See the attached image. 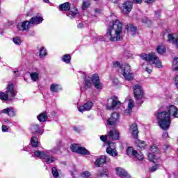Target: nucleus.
<instances>
[{
	"label": "nucleus",
	"instance_id": "ddd939ff",
	"mask_svg": "<svg viewBox=\"0 0 178 178\" xmlns=\"http://www.w3.org/2000/svg\"><path fill=\"white\" fill-rule=\"evenodd\" d=\"M131 9H133V1H125L122 3L121 7V10H122L123 13L125 15H127L129 12H131Z\"/></svg>",
	"mask_w": 178,
	"mask_h": 178
},
{
	"label": "nucleus",
	"instance_id": "f3484780",
	"mask_svg": "<svg viewBox=\"0 0 178 178\" xmlns=\"http://www.w3.org/2000/svg\"><path fill=\"white\" fill-rule=\"evenodd\" d=\"M92 106H94V103L92 102H87L84 105L78 107V111L79 112L91 111Z\"/></svg>",
	"mask_w": 178,
	"mask_h": 178
},
{
	"label": "nucleus",
	"instance_id": "37998d69",
	"mask_svg": "<svg viewBox=\"0 0 178 178\" xmlns=\"http://www.w3.org/2000/svg\"><path fill=\"white\" fill-rule=\"evenodd\" d=\"M159 168V165L158 164H155L154 166L151 167L149 170V172H156V170H158V169Z\"/></svg>",
	"mask_w": 178,
	"mask_h": 178
},
{
	"label": "nucleus",
	"instance_id": "0e129e2a",
	"mask_svg": "<svg viewBox=\"0 0 178 178\" xmlns=\"http://www.w3.org/2000/svg\"><path fill=\"white\" fill-rule=\"evenodd\" d=\"M111 1H112L113 2H114V3L116 2V0H111Z\"/></svg>",
	"mask_w": 178,
	"mask_h": 178
},
{
	"label": "nucleus",
	"instance_id": "473e14b6",
	"mask_svg": "<svg viewBox=\"0 0 178 178\" xmlns=\"http://www.w3.org/2000/svg\"><path fill=\"white\" fill-rule=\"evenodd\" d=\"M172 69L175 72H178V58H175L172 62Z\"/></svg>",
	"mask_w": 178,
	"mask_h": 178
},
{
	"label": "nucleus",
	"instance_id": "603ef678",
	"mask_svg": "<svg viewBox=\"0 0 178 178\" xmlns=\"http://www.w3.org/2000/svg\"><path fill=\"white\" fill-rule=\"evenodd\" d=\"M175 84L177 88H178V75H177V76H175Z\"/></svg>",
	"mask_w": 178,
	"mask_h": 178
},
{
	"label": "nucleus",
	"instance_id": "412c9836",
	"mask_svg": "<svg viewBox=\"0 0 178 178\" xmlns=\"http://www.w3.org/2000/svg\"><path fill=\"white\" fill-rule=\"evenodd\" d=\"M133 108H134V100L133 99H129L128 102V107L124 111V115H129L133 111Z\"/></svg>",
	"mask_w": 178,
	"mask_h": 178
},
{
	"label": "nucleus",
	"instance_id": "4be33fe9",
	"mask_svg": "<svg viewBox=\"0 0 178 178\" xmlns=\"http://www.w3.org/2000/svg\"><path fill=\"white\" fill-rule=\"evenodd\" d=\"M106 162V156H102L95 162V165L97 168H99L102 165H104Z\"/></svg>",
	"mask_w": 178,
	"mask_h": 178
},
{
	"label": "nucleus",
	"instance_id": "72a5a7b5",
	"mask_svg": "<svg viewBox=\"0 0 178 178\" xmlns=\"http://www.w3.org/2000/svg\"><path fill=\"white\" fill-rule=\"evenodd\" d=\"M157 52L160 55H163L166 52V49L165 48V46H159L157 47Z\"/></svg>",
	"mask_w": 178,
	"mask_h": 178
},
{
	"label": "nucleus",
	"instance_id": "1a4fd4ad",
	"mask_svg": "<svg viewBox=\"0 0 178 178\" xmlns=\"http://www.w3.org/2000/svg\"><path fill=\"white\" fill-rule=\"evenodd\" d=\"M134 95L137 101V104H143L141 99H143V97H144V92H143V89H141V86L136 84L134 86Z\"/></svg>",
	"mask_w": 178,
	"mask_h": 178
},
{
	"label": "nucleus",
	"instance_id": "b1692460",
	"mask_svg": "<svg viewBox=\"0 0 178 178\" xmlns=\"http://www.w3.org/2000/svg\"><path fill=\"white\" fill-rule=\"evenodd\" d=\"M43 19L41 17L35 16L32 17L29 20V24H40V23H42Z\"/></svg>",
	"mask_w": 178,
	"mask_h": 178
},
{
	"label": "nucleus",
	"instance_id": "f257e3e1",
	"mask_svg": "<svg viewBox=\"0 0 178 178\" xmlns=\"http://www.w3.org/2000/svg\"><path fill=\"white\" fill-rule=\"evenodd\" d=\"M178 118L177 107L173 105L169 106L167 111H160L157 113L156 119L158 124L162 130H168L172 124V118Z\"/></svg>",
	"mask_w": 178,
	"mask_h": 178
},
{
	"label": "nucleus",
	"instance_id": "a211bd4d",
	"mask_svg": "<svg viewBox=\"0 0 178 178\" xmlns=\"http://www.w3.org/2000/svg\"><path fill=\"white\" fill-rule=\"evenodd\" d=\"M119 122V113H114L111 115V117L108 120V124L109 126H114Z\"/></svg>",
	"mask_w": 178,
	"mask_h": 178
},
{
	"label": "nucleus",
	"instance_id": "13d9d810",
	"mask_svg": "<svg viewBox=\"0 0 178 178\" xmlns=\"http://www.w3.org/2000/svg\"><path fill=\"white\" fill-rule=\"evenodd\" d=\"M83 27H84V24H83V23H79L78 24V29H83Z\"/></svg>",
	"mask_w": 178,
	"mask_h": 178
},
{
	"label": "nucleus",
	"instance_id": "ea45409f",
	"mask_svg": "<svg viewBox=\"0 0 178 178\" xmlns=\"http://www.w3.org/2000/svg\"><path fill=\"white\" fill-rule=\"evenodd\" d=\"M134 158H136V159H138V161H143L144 159V154H143V153L140 152H137L134 156Z\"/></svg>",
	"mask_w": 178,
	"mask_h": 178
},
{
	"label": "nucleus",
	"instance_id": "79ce46f5",
	"mask_svg": "<svg viewBox=\"0 0 178 178\" xmlns=\"http://www.w3.org/2000/svg\"><path fill=\"white\" fill-rule=\"evenodd\" d=\"M60 149V147L59 145L55 147L54 149L51 150H46V151H50V154H58V152Z\"/></svg>",
	"mask_w": 178,
	"mask_h": 178
},
{
	"label": "nucleus",
	"instance_id": "7ed1b4c3",
	"mask_svg": "<svg viewBox=\"0 0 178 178\" xmlns=\"http://www.w3.org/2000/svg\"><path fill=\"white\" fill-rule=\"evenodd\" d=\"M140 58L145 60L142 65V67H143L145 72L149 73V74L152 73V65L150 63L154 65L155 67H157L158 69H161V67H162V61L154 53L142 54Z\"/></svg>",
	"mask_w": 178,
	"mask_h": 178
},
{
	"label": "nucleus",
	"instance_id": "9d476101",
	"mask_svg": "<svg viewBox=\"0 0 178 178\" xmlns=\"http://www.w3.org/2000/svg\"><path fill=\"white\" fill-rule=\"evenodd\" d=\"M122 105V103L118 99V97L113 96L108 100L107 109H118Z\"/></svg>",
	"mask_w": 178,
	"mask_h": 178
},
{
	"label": "nucleus",
	"instance_id": "4468645a",
	"mask_svg": "<svg viewBox=\"0 0 178 178\" xmlns=\"http://www.w3.org/2000/svg\"><path fill=\"white\" fill-rule=\"evenodd\" d=\"M129 133L131 134L132 137L137 140L138 138V127L137 124L134 123L129 127Z\"/></svg>",
	"mask_w": 178,
	"mask_h": 178
},
{
	"label": "nucleus",
	"instance_id": "423d86ee",
	"mask_svg": "<svg viewBox=\"0 0 178 178\" xmlns=\"http://www.w3.org/2000/svg\"><path fill=\"white\" fill-rule=\"evenodd\" d=\"M97 90H101L102 88V83L99 81V76L98 74H93L91 78L85 76V87L81 88V91H85L87 88H91L92 83Z\"/></svg>",
	"mask_w": 178,
	"mask_h": 178
},
{
	"label": "nucleus",
	"instance_id": "dca6fc26",
	"mask_svg": "<svg viewBox=\"0 0 178 178\" xmlns=\"http://www.w3.org/2000/svg\"><path fill=\"white\" fill-rule=\"evenodd\" d=\"M30 22L25 21L18 23L17 25V29H18L19 31H26V30H29V29H30Z\"/></svg>",
	"mask_w": 178,
	"mask_h": 178
},
{
	"label": "nucleus",
	"instance_id": "a878e982",
	"mask_svg": "<svg viewBox=\"0 0 178 178\" xmlns=\"http://www.w3.org/2000/svg\"><path fill=\"white\" fill-rule=\"evenodd\" d=\"M37 119L39 122H47V119H48V114L47 112H43L37 116Z\"/></svg>",
	"mask_w": 178,
	"mask_h": 178
},
{
	"label": "nucleus",
	"instance_id": "0eeeda50",
	"mask_svg": "<svg viewBox=\"0 0 178 178\" xmlns=\"http://www.w3.org/2000/svg\"><path fill=\"white\" fill-rule=\"evenodd\" d=\"M16 97V90L13 83H9L7 86L6 92H0V99L1 101H9Z\"/></svg>",
	"mask_w": 178,
	"mask_h": 178
},
{
	"label": "nucleus",
	"instance_id": "bf43d9fd",
	"mask_svg": "<svg viewBox=\"0 0 178 178\" xmlns=\"http://www.w3.org/2000/svg\"><path fill=\"white\" fill-rule=\"evenodd\" d=\"M134 3H141L143 0H134Z\"/></svg>",
	"mask_w": 178,
	"mask_h": 178
},
{
	"label": "nucleus",
	"instance_id": "5701e85b",
	"mask_svg": "<svg viewBox=\"0 0 178 178\" xmlns=\"http://www.w3.org/2000/svg\"><path fill=\"white\" fill-rule=\"evenodd\" d=\"M126 29L127 30L128 33H130L131 35H136L137 33V28L131 24H129L126 26Z\"/></svg>",
	"mask_w": 178,
	"mask_h": 178
},
{
	"label": "nucleus",
	"instance_id": "5fc2aeb1",
	"mask_svg": "<svg viewBox=\"0 0 178 178\" xmlns=\"http://www.w3.org/2000/svg\"><path fill=\"white\" fill-rule=\"evenodd\" d=\"M143 23H148L149 22V19H147V17H145L142 19Z\"/></svg>",
	"mask_w": 178,
	"mask_h": 178
},
{
	"label": "nucleus",
	"instance_id": "49530a36",
	"mask_svg": "<svg viewBox=\"0 0 178 178\" xmlns=\"http://www.w3.org/2000/svg\"><path fill=\"white\" fill-rule=\"evenodd\" d=\"M1 129H2L3 133H6V131L9 130V127L3 124L1 127Z\"/></svg>",
	"mask_w": 178,
	"mask_h": 178
},
{
	"label": "nucleus",
	"instance_id": "a18cd8bd",
	"mask_svg": "<svg viewBox=\"0 0 178 178\" xmlns=\"http://www.w3.org/2000/svg\"><path fill=\"white\" fill-rule=\"evenodd\" d=\"M98 176L102 177V176H108V170H103V171L100 173L97 174Z\"/></svg>",
	"mask_w": 178,
	"mask_h": 178
},
{
	"label": "nucleus",
	"instance_id": "bb28decb",
	"mask_svg": "<svg viewBox=\"0 0 178 178\" xmlns=\"http://www.w3.org/2000/svg\"><path fill=\"white\" fill-rule=\"evenodd\" d=\"M50 90L51 92H58V91H60V90H62V88H60V85L54 83L51 85Z\"/></svg>",
	"mask_w": 178,
	"mask_h": 178
},
{
	"label": "nucleus",
	"instance_id": "864d4df0",
	"mask_svg": "<svg viewBox=\"0 0 178 178\" xmlns=\"http://www.w3.org/2000/svg\"><path fill=\"white\" fill-rule=\"evenodd\" d=\"M3 122L6 124H10V120L8 119V118H5Z\"/></svg>",
	"mask_w": 178,
	"mask_h": 178
},
{
	"label": "nucleus",
	"instance_id": "09e8293b",
	"mask_svg": "<svg viewBox=\"0 0 178 178\" xmlns=\"http://www.w3.org/2000/svg\"><path fill=\"white\" fill-rule=\"evenodd\" d=\"M100 140L101 141H106V140H108V134H107V136H100Z\"/></svg>",
	"mask_w": 178,
	"mask_h": 178
},
{
	"label": "nucleus",
	"instance_id": "680f3d73",
	"mask_svg": "<svg viewBox=\"0 0 178 178\" xmlns=\"http://www.w3.org/2000/svg\"><path fill=\"white\" fill-rule=\"evenodd\" d=\"M46 3H48L49 2V0H43Z\"/></svg>",
	"mask_w": 178,
	"mask_h": 178
},
{
	"label": "nucleus",
	"instance_id": "7c9ffc66",
	"mask_svg": "<svg viewBox=\"0 0 178 178\" xmlns=\"http://www.w3.org/2000/svg\"><path fill=\"white\" fill-rule=\"evenodd\" d=\"M127 154L129 156H136V154H137V151L134 150L133 147H128L127 149Z\"/></svg>",
	"mask_w": 178,
	"mask_h": 178
},
{
	"label": "nucleus",
	"instance_id": "de8ad7c7",
	"mask_svg": "<svg viewBox=\"0 0 178 178\" xmlns=\"http://www.w3.org/2000/svg\"><path fill=\"white\" fill-rule=\"evenodd\" d=\"M94 13H95V17H97V15L101 14V9H99V8H95Z\"/></svg>",
	"mask_w": 178,
	"mask_h": 178
},
{
	"label": "nucleus",
	"instance_id": "2eb2a0df",
	"mask_svg": "<svg viewBox=\"0 0 178 178\" xmlns=\"http://www.w3.org/2000/svg\"><path fill=\"white\" fill-rule=\"evenodd\" d=\"M168 41L171 42L178 48V34L177 33H170L168 35Z\"/></svg>",
	"mask_w": 178,
	"mask_h": 178
},
{
	"label": "nucleus",
	"instance_id": "a19ab883",
	"mask_svg": "<svg viewBox=\"0 0 178 178\" xmlns=\"http://www.w3.org/2000/svg\"><path fill=\"white\" fill-rule=\"evenodd\" d=\"M145 142L143 140H138V147L140 148V149L145 148Z\"/></svg>",
	"mask_w": 178,
	"mask_h": 178
},
{
	"label": "nucleus",
	"instance_id": "cd10ccee",
	"mask_svg": "<svg viewBox=\"0 0 178 178\" xmlns=\"http://www.w3.org/2000/svg\"><path fill=\"white\" fill-rule=\"evenodd\" d=\"M91 6V0H84L82 3V9L83 10H86L87 8H90Z\"/></svg>",
	"mask_w": 178,
	"mask_h": 178
},
{
	"label": "nucleus",
	"instance_id": "69168bd1",
	"mask_svg": "<svg viewBox=\"0 0 178 178\" xmlns=\"http://www.w3.org/2000/svg\"><path fill=\"white\" fill-rule=\"evenodd\" d=\"M95 1H98V0H95Z\"/></svg>",
	"mask_w": 178,
	"mask_h": 178
},
{
	"label": "nucleus",
	"instance_id": "052dcab7",
	"mask_svg": "<svg viewBox=\"0 0 178 178\" xmlns=\"http://www.w3.org/2000/svg\"><path fill=\"white\" fill-rule=\"evenodd\" d=\"M170 148V145H164V149H169Z\"/></svg>",
	"mask_w": 178,
	"mask_h": 178
},
{
	"label": "nucleus",
	"instance_id": "6e6d98bb",
	"mask_svg": "<svg viewBox=\"0 0 178 178\" xmlns=\"http://www.w3.org/2000/svg\"><path fill=\"white\" fill-rule=\"evenodd\" d=\"M14 73H15V77H19V76H20V74L19 73V71L17 70V71H14ZM17 73V74H16Z\"/></svg>",
	"mask_w": 178,
	"mask_h": 178
},
{
	"label": "nucleus",
	"instance_id": "f704fd0d",
	"mask_svg": "<svg viewBox=\"0 0 178 178\" xmlns=\"http://www.w3.org/2000/svg\"><path fill=\"white\" fill-rule=\"evenodd\" d=\"M31 144L32 147H38V139L36 137H33L31 139Z\"/></svg>",
	"mask_w": 178,
	"mask_h": 178
},
{
	"label": "nucleus",
	"instance_id": "9b49d317",
	"mask_svg": "<svg viewBox=\"0 0 178 178\" xmlns=\"http://www.w3.org/2000/svg\"><path fill=\"white\" fill-rule=\"evenodd\" d=\"M149 150L152 153H149L147 155V158L150 162H153L154 163H156V161L159 159V157L156 156L155 154H159V149L156 147V146L153 145L150 147Z\"/></svg>",
	"mask_w": 178,
	"mask_h": 178
},
{
	"label": "nucleus",
	"instance_id": "6ab92c4d",
	"mask_svg": "<svg viewBox=\"0 0 178 178\" xmlns=\"http://www.w3.org/2000/svg\"><path fill=\"white\" fill-rule=\"evenodd\" d=\"M115 172H116V175H118V176H119L121 178H130V175H129V173H127L124 169L122 168H117L115 169Z\"/></svg>",
	"mask_w": 178,
	"mask_h": 178
},
{
	"label": "nucleus",
	"instance_id": "58836bf2",
	"mask_svg": "<svg viewBox=\"0 0 178 178\" xmlns=\"http://www.w3.org/2000/svg\"><path fill=\"white\" fill-rule=\"evenodd\" d=\"M13 42L15 45H22V39L19 37H15L13 38Z\"/></svg>",
	"mask_w": 178,
	"mask_h": 178
},
{
	"label": "nucleus",
	"instance_id": "338daca9",
	"mask_svg": "<svg viewBox=\"0 0 178 178\" xmlns=\"http://www.w3.org/2000/svg\"><path fill=\"white\" fill-rule=\"evenodd\" d=\"M0 2H1V0H0Z\"/></svg>",
	"mask_w": 178,
	"mask_h": 178
},
{
	"label": "nucleus",
	"instance_id": "e433bc0d",
	"mask_svg": "<svg viewBox=\"0 0 178 178\" xmlns=\"http://www.w3.org/2000/svg\"><path fill=\"white\" fill-rule=\"evenodd\" d=\"M39 52L40 58H44L47 55V49L44 47H40Z\"/></svg>",
	"mask_w": 178,
	"mask_h": 178
},
{
	"label": "nucleus",
	"instance_id": "39448f33",
	"mask_svg": "<svg viewBox=\"0 0 178 178\" xmlns=\"http://www.w3.org/2000/svg\"><path fill=\"white\" fill-rule=\"evenodd\" d=\"M113 67L118 69V72L123 76L125 80L131 81L134 79V74L131 72V67L127 63L120 64V62L115 61L113 63Z\"/></svg>",
	"mask_w": 178,
	"mask_h": 178
},
{
	"label": "nucleus",
	"instance_id": "2f4dec72",
	"mask_svg": "<svg viewBox=\"0 0 178 178\" xmlns=\"http://www.w3.org/2000/svg\"><path fill=\"white\" fill-rule=\"evenodd\" d=\"M71 59L72 56H70V54H65L62 58L63 62H65V63H70Z\"/></svg>",
	"mask_w": 178,
	"mask_h": 178
},
{
	"label": "nucleus",
	"instance_id": "4d7b16f0",
	"mask_svg": "<svg viewBox=\"0 0 178 178\" xmlns=\"http://www.w3.org/2000/svg\"><path fill=\"white\" fill-rule=\"evenodd\" d=\"M155 0H146L145 2L146 3H154Z\"/></svg>",
	"mask_w": 178,
	"mask_h": 178
},
{
	"label": "nucleus",
	"instance_id": "f8f14e48",
	"mask_svg": "<svg viewBox=\"0 0 178 178\" xmlns=\"http://www.w3.org/2000/svg\"><path fill=\"white\" fill-rule=\"evenodd\" d=\"M71 150L72 152H76V154H80L81 155H90V151L79 144H72L71 145Z\"/></svg>",
	"mask_w": 178,
	"mask_h": 178
},
{
	"label": "nucleus",
	"instance_id": "393cba45",
	"mask_svg": "<svg viewBox=\"0 0 178 178\" xmlns=\"http://www.w3.org/2000/svg\"><path fill=\"white\" fill-rule=\"evenodd\" d=\"M79 13V10L76 8H71L70 11L67 13V16L73 19V17H76V15Z\"/></svg>",
	"mask_w": 178,
	"mask_h": 178
},
{
	"label": "nucleus",
	"instance_id": "c756f323",
	"mask_svg": "<svg viewBox=\"0 0 178 178\" xmlns=\"http://www.w3.org/2000/svg\"><path fill=\"white\" fill-rule=\"evenodd\" d=\"M60 9L62 10H70V3L66 2L60 5Z\"/></svg>",
	"mask_w": 178,
	"mask_h": 178
},
{
	"label": "nucleus",
	"instance_id": "3c124183",
	"mask_svg": "<svg viewBox=\"0 0 178 178\" xmlns=\"http://www.w3.org/2000/svg\"><path fill=\"white\" fill-rule=\"evenodd\" d=\"M155 17H156V19L161 17V10H157L155 12Z\"/></svg>",
	"mask_w": 178,
	"mask_h": 178
},
{
	"label": "nucleus",
	"instance_id": "4c0bfd02",
	"mask_svg": "<svg viewBox=\"0 0 178 178\" xmlns=\"http://www.w3.org/2000/svg\"><path fill=\"white\" fill-rule=\"evenodd\" d=\"M51 173L53 175V177H59V172H58V169L55 167L51 168Z\"/></svg>",
	"mask_w": 178,
	"mask_h": 178
},
{
	"label": "nucleus",
	"instance_id": "20e7f679",
	"mask_svg": "<svg viewBox=\"0 0 178 178\" xmlns=\"http://www.w3.org/2000/svg\"><path fill=\"white\" fill-rule=\"evenodd\" d=\"M119 137H120V134L119 131L116 129H113L108 132V140L107 144L108 147L106 148V152L111 156H117L118 152L116 151V146L115 143H111V141H115V140H119Z\"/></svg>",
	"mask_w": 178,
	"mask_h": 178
},
{
	"label": "nucleus",
	"instance_id": "8fccbe9b",
	"mask_svg": "<svg viewBox=\"0 0 178 178\" xmlns=\"http://www.w3.org/2000/svg\"><path fill=\"white\" fill-rule=\"evenodd\" d=\"M169 137V134L167 131H164L162 135V138L166 139Z\"/></svg>",
	"mask_w": 178,
	"mask_h": 178
},
{
	"label": "nucleus",
	"instance_id": "c85d7f7f",
	"mask_svg": "<svg viewBox=\"0 0 178 178\" xmlns=\"http://www.w3.org/2000/svg\"><path fill=\"white\" fill-rule=\"evenodd\" d=\"M30 76L32 81H38L40 79V74L38 72H32Z\"/></svg>",
	"mask_w": 178,
	"mask_h": 178
},
{
	"label": "nucleus",
	"instance_id": "6e6552de",
	"mask_svg": "<svg viewBox=\"0 0 178 178\" xmlns=\"http://www.w3.org/2000/svg\"><path fill=\"white\" fill-rule=\"evenodd\" d=\"M50 151H44L41 152L36 150L34 152L35 156L39 158L40 159H42L43 162H46V163H52L56 161V158L54 156H50Z\"/></svg>",
	"mask_w": 178,
	"mask_h": 178
},
{
	"label": "nucleus",
	"instance_id": "f03ea898",
	"mask_svg": "<svg viewBox=\"0 0 178 178\" xmlns=\"http://www.w3.org/2000/svg\"><path fill=\"white\" fill-rule=\"evenodd\" d=\"M106 41H122L123 40V24L115 20L109 24L107 32L105 35Z\"/></svg>",
	"mask_w": 178,
	"mask_h": 178
},
{
	"label": "nucleus",
	"instance_id": "aec40b11",
	"mask_svg": "<svg viewBox=\"0 0 178 178\" xmlns=\"http://www.w3.org/2000/svg\"><path fill=\"white\" fill-rule=\"evenodd\" d=\"M1 113H4V115H8L10 118H13V116H16V111L13 107H8L4 108L1 111Z\"/></svg>",
	"mask_w": 178,
	"mask_h": 178
},
{
	"label": "nucleus",
	"instance_id": "e2e57ef3",
	"mask_svg": "<svg viewBox=\"0 0 178 178\" xmlns=\"http://www.w3.org/2000/svg\"><path fill=\"white\" fill-rule=\"evenodd\" d=\"M176 102L178 104V97L176 98Z\"/></svg>",
	"mask_w": 178,
	"mask_h": 178
},
{
	"label": "nucleus",
	"instance_id": "c03bdc74",
	"mask_svg": "<svg viewBox=\"0 0 178 178\" xmlns=\"http://www.w3.org/2000/svg\"><path fill=\"white\" fill-rule=\"evenodd\" d=\"M90 176H91V174L88 171L83 172L81 174V177H83V178L90 177Z\"/></svg>",
	"mask_w": 178,
	"mask_h": 178
},
{
	"label": "nucleus",
	"instance_id": "c9c22d12",
	"mask_svg": "<svg viewBox=\"0 0 178 178\" xmlns=\"http://www.w3.org/2000/svg\"><path fill=\"white\" fill-rule=\"evenodd\" d=\"M32 131L33 133H35V134H38L40 132V127L38 124H35L32 127Z\"/></svg>",
	"mask_w": 178,
	"mask_h": 178
}]
</instances>
